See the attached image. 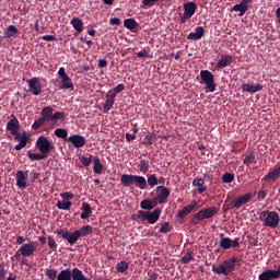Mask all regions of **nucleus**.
<instances>
[{
  "mask_svg": "<svg viewBox=\"0 0 280 280\" xmlns=\"http://www.w3.org/2000/svg\"><path fill=\"white\" fill-rule=\"evenodd\" d=\"M124 91V84L116 85L113 90H108L105 93V103L103 104V114L108 113L113 108V103H115L116 95Z\"/></svg>",
  "mask_w": 280,
  "mask_h": 280,
  "instance_id": "8",
  "label": "nucleus"
},
{
  "mask_svg": "<svg viewBox=\"0 0 280 280\" xmlns=\"http://www.w3.org/2000/svg\"><path fill=\"white\" fill-rule=\"evenodd\" d=\"M55 137H57V139H69L68 129H62V128L55 129Z\"/></svg>",
  "mask_w": 280,
  "mask_h": 280,
  "instance_id": "43",
  "label": "nucleus"
},
{
  "mask_svg": "<svg viewBox=\"0 0 280 280\" xmlns=\"http://www.w3.org/2000/svg\"><path fill=\"white\" fill-rule=\"evenodd\" d=\"M65 117H67L65 115V113L55 112V115L49 116L48 118L43 119V117H40V118L34 120L33 125H31V129L38 130V129H40V127H44V125H46V122H51V121H57V120L65 121Z\"/></svg>",
  "mask_w": 280,
  "mask_h": 280,
  "instance_id": "10",
  "label": "nucleus"
},
{
  "mask_svg": "<svg viewBox=\"0 0 280 280\" xmlns=\"http://www.w3.org/2000/svg\"><path fill=\"white\" fill-rule=\"evenodd\" d=\"M199 209V202L198 201H191V203H188V206L183 207L179 211H177V219H186L188 214H191L194 211Z\"/></svg>",
  "mask_w": 280,
  "mask_h": 280,
  "instance_id": "16",
  "label": "nucleus"
},
{
  "mask_svg": "<svg viewBox=\"0 0 280 280\" xmlns=\"http://www.w3.org/2000/svg\"><path fill=\"white\" fill-rule=\"evenodd\" d=\"M47 153H32L30 151H27V159L31 160V161H44L46 160Z\"/></svg>",
  "mask_w": 280,
  "mask_h": 280,
  "instance_id": "35",
  "label": "nucleus"
},
{
  "mask_svg": "<svg viewBox=\"0 0 280 280\" xmlns=\"http://www.w3.org/2000/svg\"><path fill=\"white\" fill-rule=\"evenodd\" d=\"M258 221H260L264 226L275 230L279 226V214L275 211L264 210L258 212Z\"/></svg>",
  "mask_w": 280,
  "mask_h": 280,
  "instance_id": "2",
  "label": "nucleus"
},
{
  "mask_svg": "<svg viewBox=\"0 0 280 280\" xmlns=\"http://www.w3.org/2000/svg\"><path fill=\"white\" fill-rule=\"evenodd\" d=\"M137 26H139V25L137 24L135 19H127V20H125V28L133 32L135 30H137Z\"/></svg>",
  "mask_w": 280,
  "mask_h": 280,
  "instance_id": "42",
  "label": "nucleus"
},
{
  "mask_svg": "<svg viewBox=\"0 0 280 280\" xmlns=\"http://www.w3.org/2000/svg\"><path fill=\"white\" fill-rule=\"evenodd\" d=\"M14 179L18 182V188H20V190H25L27 188V171H18V174L14 175Z\"/></svg>",
  "mask_w": 280,
  "mask_h": 280,
  "instance_id": "20",
  "label": "nucleus"
},
{
  "mask_svg": "<svg viewBox=\"0 0 280 280\" xmlns=\"http://www.w3.org/2000/svg\"><path fill=\"white\" fill-rule=\"evenodd\" d=\"M121 186H125V188H138L140 190H145L148 187V184L145 183V177L138 176V175H129L124 174L120 177Z\"/></svg>",
  "mask_w": 280,
  "mask_h": 280,
  "instance_id": "1",
  "label": "nucleus"
},
{
  "mask_svg": "<svg viewBox=\"0 0 280 280\" xmlns=\"http://www.w3.org/2000/svg\"><path fill=\"white\" fill-rule=\"evenodd\" d=\"M249 3H253V0H242L238 4L231 7V11L240 12L238 16L242 18L249 9Z\"/></svg>",
  "mask_w": 280,
  "mask_h": 280,
  "instance_id": "23",
  "label": "nucleus"
},
{
  "mask_svg": "<svg viewBox=\"0 0 280 280\" xmlns=\"http://www.w3.org/2000/svg\"><path fill=\"white\" fill-rule=\"evenodd\" d=\"M60 198L62 199V201L73 200V194L62 192L60 194Z\"/></svg>",
  "mask_w": 280,
  "mask_h": 280,
  "instance_id": "55",
  "label": "nucleus"
},
{
  "mask_svg": "<svg viewBox=\"0 0 280 280\" xmlns=\"http://www.w3.org/2000/svg\"><path fill=\"white\" fill-rule=\"evenodd\" d=\"M38 242L42 244H46L47 242H49V236H38Z\"/></svg>",
  "mask_w": 280,
  "mask_h": 280,
  "instance_id": "61",
  "label": "nucleus"
},
{
  "mask_svg": "<svg viewBox=\"0 0 280 280\" xmlns=\"http://www.w3.org/2000/svg\"><path fill=\"white\" fill-rule=\"evenodd\" d=\"M57 78L60 79V90L73 91V82H71L70 77L65 73V68L57 70Z\"/></svg>",
  "mask_w": 280,
  "mask_h": 280,
  "instance_id": "13",
  "label": "nucleus"
},
{
  "mask_svg": "<svg viewBox=\"0 0 280 280\" xmlns=\"http://www.w3.org/2000/svg\"><path fill=\"white\" fill-rule=\"evenodd\" d=\"M195 13H196L195 2L183 3V14H180V24H186V21L191 20Z\"/></svg>",
  "mask_w": 280,
  "mask_h": 280,
  "instance_id": "12",
  "label": "nucleus"
},
{
  "mask_svg": "<svg viewBox=\"0 0 280 280\" xmlns=\"http://www.w3.org/2000/svg\"><path fill=\"white\" fill-rule=\"evenodd\" d=\"M62 141L69 142L75 149H81L84 148V145H86V139L84 138V136L81 135L70 136L69 138L62 139Z\"/></svg>",
  "mask_w": 280,
  "mask_h": 280,
  "instance_id": "17",
  "label": "nucleus"
},
{
  "mask_svg": "<svg viewBox=\"0 0 280 280\" xmlns=\"http://www.w3.org/2000/svg\"><path fill=\"white\" fill-rule=\"evenodd\" d=\"M57 235H60L62 240L68 242L70 246H73L75 242H79L81 237H86L88 235H80V234H68V231L65 230H57Z\"/></svg>",
  "mask_w": 280,
  "mask_h": 280,
  "instance_id": "14",
  "label": "nucleus"
},
{
  "mask_svg": "<svg viewBox=\"0 0 280 280\" xmlns=\"http://www.w3.org/2000/svg\"><path fill=\"white\" fill-rule=\"evenodd\" d=\"M81 161V165H84V167H89V165L94 164V156L92 154H86V156L79 158Z\"/></svg>",
  "mask_w": 280,
  "mask_h": 280,
  "instance_id": "38",
  "label": "nucleus"
},
{
  "mask_svg": "<svg viewBox=\"0 0 280 280\" xmlns=\"http://www.w3.org/2000/svg\"><path fill=\"white\" fill-rule=\"evenodd\" d=\"M191 260H194V252H188L180 258V262H183V265L191 262Z\"/></svg>",
  "mask_w": 280,
  "mask_h": 280,
  "instance_id": "48",
  "label": "nucleus"
},
{
  "mask_svg": "<svg viewBox=\"0 0 280 280\" xmlns=\"http://www.w3.org/2000/svg\"><path fill=\"white\" fill-rule=\"evenodd\" d=\"M55 280H89V278L79 268H73L63 269L60 276L55 277Z\"/></svg>",
  "mask_w": 280,
  "mask_h": 280,
  "instance_id": "6",
  "label": "nucleus"
},
{
  "mask_svg": "<svg viewBox=\"0 0 280 280\" xmlns=\"http://www.w3.org/2000/svg\"><path fill=\"white\" fill-rule=\"evenodd\" d=\"M14 137L15 141H19L20 143H27V133L26 132H10Z\"/></svg>",
  "mask_w": 280,
  "mask_h": 280,
  "instance_id": "37",
  "label": "nucleus"
},
{
  "mask_svg": "<svg viewBox=\"0 0 280 280\" xmlns=\"http://www.w3.org/2000/svg\"><path fill=\"white\" fill-rule=\"evenodd\" d=\"M94 166L92 167V171L94 172V174H103V164L100 163V158L98 156H94Z\"/></svg>",
  "mask_w": 280,
  "mask_h": 280,
  "instance_id": "39",
  "label": "nucleus"
},
{
  "mask_svg": "<svg viewBox=\"0 0 280 280\" xmlns=\"http://www.w3.org/2000/svg\"><path fill=\"white\" fill-rule=\"evenodd\" d=\"M143 144H153V135L151 132H145V137L143 138Z\"/></svg>",
  "mask_w": 280,
  "mask_h": 280,
  "instance_id": "52",
  "label": "nucleus"
},
{
  "mask_svg": "<svg viewBox=\"0 0 280 280\" xmlns=\"http://www.w3.org/2000/svg\"><path fill=\"white\" fill-rule=\"evenodd\" d=\"M27 89L32 95L38 96L40 95V93H43V91H40V81L38 80V78L27 80Z\"/></svg>",
  "mask_w": 280,
  "mask_h": 280,
  "instance_id": "22",
  "label": "nucleus"
},
{
  "mask_svg": "<svg viewBox=\"0 0 280 280\" xmlns=\"http://www.w3.org/2000/svg\"><path fill=\"white\" fill-rule=\"evenodd\" d=\"M36 149H38V152L49 154V152L55 150V143H51V140L42 136L36 140Z\"/></svg>",
  "mask_w": 280,
  "mask_h": 280,
  "instance_id": "11",
  "label": "nucleus"
},
{
  "mask_svg": "<svg viewBox=\"0 0 280 280\" xmlns=\"http://www.w3.org/2000/svg\"><path fill=\"white\" fill-rule=\"evenodd\" d=\"M140 173H148V167H150V164H148V161L145 160H140V165H138Z\"/></svg>",
  "mask_w": 280,
  "mask_h": 280,
  "instance_id": "49",
  "label": "nucleus"
},
{
  "mask_svg": "<svg viewBox=\"0 0 280 280\" xmlns=\"http://www.w3.org/2000/svg\"><path fill=\"white\" fill-rule=\"evenodd\" d=\"M258 199H259V200L266 199V191H265V190L258 191Z\"/></svg>",
  "mask_w": 280,
  "mask_h": 280,
  "instance_id": "62",
  "label": "nucleus"
},
{
  "mask_svg": "<svg viewBox=\"0 0 280 280\" xmlns=\"http://www.w3.org/2000/svg\"><path fill=\"white\" fill-rule=\"evenodd\" d=\"M219 237H221L219 246H221L223 250L240 247V238L231 240L230 237H224L223 234L219 235Z\"/></svg>",
  "mask_w": 280,
  "mask_h": 280,
  "instance_id": "15",
  "label": "nucleus"
},
{
  "mask_svg": "<svg viewBox=\"0 0 280 280\" xmlns=\"http://www.w3.org/2000/svg\"><path fill=\"white\" fill-rule=\"evenodd\" d=\"M221 180L225 184H230L234 182V174L231 173H225L223 174Z\"/></svg>",
  "mask_w": 280,
  "mask_h": 280,
  "instance_id": "51",
  "label": "nucleus"
},
{
  "mask_svg": "<svg viewBox=\"0 0 280 280\" xmlns=\"http://www.w3.org/2000/svg\"><path fill=\"white\" fill-rule=\"evenodd\" d=\"M105 67H108V61L105 59H100L97 61V69H104Z\"/></svg>",
  "mask_w": 280,
  "mask_h": 280,
  "instance_id": "57",
  "label": "nucleus"
},
{
  "mask_svg": "<svg viewBox=\"0 0 280 280\" xmlns=\"http://www.w3.org/2000/svg\"><path fill=\"white\" fill-rule=\"evenodd\" d=\"M156 205H163V203H159V200L158 199H145L143 201H140V209H143V210H153V208H156Z\"/></svg>",
  "mask_w": 280,
  "mask_h": 280,
  "instance_id": "31",
  "label": "nucleus"
},
{
  "mask_svg": "<svg viewBox=\"0 0 280 280\" xmlns=\"http://www.w3.org/2000/svg\"><path fill=\"white\" fill-rule=\"evenodd\" d=\"M280 176V163H277L275 168H271L268 174L264 176V178H260V180L266 182V183H272L279 179Z\"/></svg>",
  "mask_w": 280,
  "mask_h": 280,
  "instance_id": "21",
  "label": "nucleus"
},
{
  "mask_svg": "<svg viewBox=\"0 0 280 280\" xmlns=\"http://www.w3.org/2000/svg\"><path fill=\"white\" fill-rule=\"evenodd\" d=\"M217 213H218V208L215 207L201 209L197 213H194V215L191 217L190 223L191 225L196 226L201 221L212 219V217H215Z\"/></svg>",
  "mask_w": 280,
  "mask_h": 280,
  "instance_id": "5",
  "label": "nucleus"
},
{
  "mask_svg": "<svg viewBox=\"0 0 280 280\" xmlns=\"http://www.w3.org/2000/svg\"><path fill=\"white\" fill-rule=\"evenodd\" d=\"M156 191L159 195L156 198H153V200H159V205L166 203V199L170 198V188H166L164 186L156 187Z\"/></svg>",
  "mask_w": 280,
  "mask_h": 280,
  "instance_id": "24",
  "label": "nucleus"
},
{
  "mask_svg": "<svg viewBox=\"0 0 280 280\" xmlns=\"http://www.w3.org/2000/svg\"><path fill=\"white\" fill-rule=\"evenodd\" d=\"M254 194L247 192L245 195L240 196L238 198H234L231 200L229 205L223 206V212H229V210H240L242 206L247 205L249 200H253Z\"/></svg>",
  "mask_w": 280,
  "mask_h": 280,
  "instance_id": "7",
  "label": "nucleus"
},
{
  "mask_svg": "<svg viewBox=\"0 0 280 280\" xmlns=\"http://www.w3.org/2000/svg\"><path fill=\"white\" fill-rule=\"evenodd\" d=\"M145 184L149 185V187L153 188L156 187L159 184L156 174L149 175V178H145Z\"/></svg>",
  "mask_w": 280,
  "mask_h": 280,
  "instance_id": "41",
  "label": "nucleus"
},
{
  "mask_svg": "<svg viewBox=\"0 0 280 280\" xmlns=\"http://www.w3.org/2000/svg\"><path fill=\"white\" fill-rule=\"evenodd\" d=\"M280 277V266L277 270L267 269L258 275V280H278Z\"/></svg>",
  "mask_w": 280,
  "mask_h": 280,
  "instance_id": "18",
  "label": "nucleus"
},
{
  "mask_svg": "<svg viewBox=\"0 0 280 280\" xmlns=\"http://www.w3.org/2000/svg\"><path fill=\"white\" fill-rule=\"evenodd\" d=\"M172 231V226L170 225L168 222L162 223V228H159V233L166 234Z\"/></svg>",
  "mask_w": 280,
  "mask_h": 280,
  "instance_id": "50",
  "label": "nucleus"
},
{
  "mask_svg": "<svg viewBox=\"0 0 280 280\" xmlns=\"http://www.w3.org/2000/svg\"><path fill=\"white\" fill-rule=\"evenodd\" d=\"M161 0H141V5L140 8H152L153 5H156Z\"/></svg>",
  "mask_w": 280,
  "mask_h": 280,
  "instance_id": "46",
  "label": "nucleus"
},
{
  "mask_svg": "<svg viewBox=\"0 0 280 280\" xmlns=\"http://www.w3.org/2000/svg\"><path fill=\"white\" fill-rule=\"evenodd\" d=\"M93 234L92 225H83L81 229L75 230L73 232H68V235H84L89 236Z\"/></svg>",
  "mask_w": 280,
  "mask_h": 280,
  "instance_id": "30",
  "label": "nucleus"
},
{
  "mask_svg": "<svg viewBox=\"0 0 280 280\" xmlns=\"http://www.w3.org/2000/svg\"><path fill=\"white\" fill-rule=\"evenodd\" d=\"M205 180H210V175L205 174V178L196 177L194 182H191V186L197 188V192L205 194L207 191V185H205Z\"/></svg>",
  "mask_w": 280,
  "mask_h": 280,
  "instance_id": "19",
  "label": "nucleus"
},
{
  "mask_svg": "<svg viewBox=\"0 0 280 280\" xmlns=\"http://www.w3.org/2000/svg\"><path fill=\"white\" fill-rule=\"evenodd\" d=\"M7 131L10 133H20V120L12 115V119L7 122Z\"/></svg>",
  "mask_w": 280,
  "mask_h": 280,
  "instance_id": "27",
  "label": "nucleus"
},
{
  "mask_svg": "<svg viewBox=\"0 0 280 280\" xmlns=\"http://www.w3.org/2000/svg\"><path fill=\"white\" fill-rule=\"evenodd\" d=\"M255 163V154H253V151L250 153L245 154V160L242 161V164H245V166H249L250 164Z\"/></svg>",
  "mask_w": 280,
  "mask_h": 280,
  "instance_id": "44",
  "label": "nucleus"
},
{
  "mask_svg": "<svg viewBox=\"0 0 280 280\" xmlns=\"http://www.w3.org/2000/svg\"><path fill=\"white\" fill-rule=\"evenodd\" d=\"M149 52H150V49H148V48L140 50V52H138V58H140V59L150 58L151 56L148 55Z\"/></svg>",
  "mask_w": 280,
  "mask_h": 280,
  "instance_id": "56",
  "label": "nucleus"
},
{
  "mask_svg": "<svg viewBox=\"0 0 280 280\" xmlns=\"http://www.w3.org/2000/svg\"><path fill=\"white\" fill-rule=\"evenodd\" d=\"M42 40H44V42H55V40H57V38L52 35H44L42 37Z\"/></svg>",
  "mask_w": 280,
  "mask_h": 280,
  "instance_id": "59",
  "label": "nucleus"
},
{
  "mask_svg": "<svg viewBox=\"0 0 280 280\" xmlns=\"http://www.w3.org/2000/svg\"><path fill=\"white\" fill-rule=\"evenodd\" d=\"M92 215V207L89 203H81V220H86Z\"/></svg>",
  "mask_w": 280,
  "mask_h": 280,
  "instance_id": "34",
  "label": "nucleus"
},
{
  "mask_svg": "<svg viewBox=\"0 0 280 280\" xmlns=\"http://www.w3.org/2000/svg\"><path fill=\"white\" fill-rule=\"evenodd\" d=\"M109 24L113 26H119V25H121V20L118 18H112L109 21Z\"/></svg>",
  "mask_w": 280,
  "mask_h": 280,
  "instance_id": "58",
  "label": "nucleus"
},
{
  "mask_svg": "<svg viewBox=\"0 0 280 280\" xmlns=\"http://www.w3.org/2000/svg\"><path fill=\"white\" fill-rule=\"evenodd\" d=\"M201 37H205V27L197 26V28H194V33H188L186 39L196 42L200 40Z\"/></svg>",
  "mask_w": 280,
  "mask_h": 280,
  "instance_id": "28",
  "label": "nucleus"
},
{
  "mask_svg": "<svg viewBox=\"0 0 280 280\" xmlns=\"http://www.w3.org/2000/svg\"><path fill=\"white\" fill-rule=\"evenodd\" d=\"M241 89H242V93L255 94L264 90V85L242 83Z\"/></svg>",
  "mask_w": 280,
  "mask_h": 280,
  "instance_id": "25",
  "label": "nucleus"
},
{
  "mask_svg": "<svg viewBox=\"0 0 280 280\" xmlns=\"http://www.w3.org/2000/svg\"><path fill=\"white\" fill-rule=\"evenodd\" d=\"M70 26H73L75 33L84 32V22H82L79 18H73L70 20Z\"/></svg>",
  "mask_w": 280,
  "mask_h": 280,
  "instance_id": "33",
  "label": "nucleus"
},
{
  "mask_svg": "<svg viewBox=\"0 0 280 280\" xmlns=\"http://www.w3.org/2000/svg\"><path fill=\"white\" fill-rule=\"evenodd\" d=\"M55 109L51 108V106H46L44 108H42V117H43V120L51 117V116H55Z\"/></svg>",
  "mask_w": 280,
  "mask_h": 280,
  "instance_id": "40",
  "label": "nucleus"
},
{
  "mask_svg": "<svg viewBox=\"0 0 280 280\" xmlns=\"http://www.w3.org/2000/svg\"><path fill=\"white\" fill-rule=\"evenodd\" d=\"M234 61V58H232L229 55H221V60H218V63H215V69L221 70L225 67L231 66V62Z\"/></svg>",
  "mask_w": 280,
  "mask_h": 280,
  "instance_id": "29",
  "label": "nucleus"
},
{
  "mask_svg": "<svg viewBox=\"0 0 280 280\" xmlns=\"http://www.w3.org/2000/svg\"><path fill=\"white\" fill-rule=\"evenodd\" d=\"M44 244H48L49 249H51V250L57 249V243L55 242V237L49 236V241Z\"/></svg>",
  "mask_w": 280,
  "mask_h": 280,
  "instance_id": "54",
  "label": "nucleus"
},
{
  "mask_svg": "<svg viewBox=\"0 0 280 280\" xmlns=\"http://www.w3.org/2000/svg\"><path fill=\"white\" fill-rule=\"evenodd\" d=\"M26 145H27V142H20L18 143V145H14V151H21Z\"/></svg>",
  "mask_w": 280,
  "mask_h": 280,
  "instance_id": "60",
  "label": "nucleus"
},
{
  "mask_svg": "<svg viewBox=\"0 0 280 280\" xmlns=\"http://www.w3.org/2000/svg\"><path fill=\"white\" fill-rule=\"evenodd\" d=\"M34 253L35 245H33V243H27L25 245H22L15 254H22V257H32Z\"/></svg>",
  "mask_w": 280,
  "mask_h": 280,
  "instance_id": "26",
  "label": "nucleus"
},
{
  "mask_svg": "<svg viewBox=\"0 0 280 280\" xmlns=\"http://www.w3.org/2000/svg\"><path fill=\"white\" fill-rule=\"evenodd\" d=\"M36 179H38V173H31V183H34Z\"/></svg>",
  "mask_w": 280,
  "mask_h": 280,
  "instance_id": "64",
  "label": "nucleus"
},
{
  "mask_svg": "<svg viewBox=\"0 0 280 280\" xmlns=\"http://www.w3.org/2000/svg\"><path fill=\"white\" fill-rule=\"evenodd\" d=\"M45 276L49 280H55L56 277H60V273H57V270L55 269H46Z\"/></svg>",
  "mask_w": 280,
  "mask_h": 280,
  "instance_id": "47",
  "label": "nucleus"
},
{
  "mask_svg": "<svg viewBox=\"0 0 280 280\" xmlns=\"http://www.w3.org/2000/svg\"><path fill=\"white\" fill-rule=\"evenodd\" d=\"M19 34H20V31L16 30V26H14V25H9L7 27V31H3V37L7 39L15 38L16 35H19Z\"/></svg>",
  "mask_w": 280,
  "mask_h": 280,
  "instance_id": "32",
  "label": "nucleus"
},
{
  "mask_svg": "<svg viewBox=\"0 0 280 280\" xmlns=\"http://www.w3.org/2000/svg\"><path fill=\"white\" fill-rule=\"evenodd\" d=\"M135 135H137V126H135V127L132 128V133H127V135H126L127 142H132V141H135V139H136V136H135Z\"/></svg>",
  "mask_w": 280,
  "mask_h": 280,
  "instance_id": "53",
  "label": "nucleus"
},
{
  "mask_svg": "<svg viewBox=\"0 0 280 280\" xmlns=\"http://www.w3.org/2000/svg\"><path fill=\"white\" fill-rule=\"evenodd\" d=\"M73 206V202L70 201H57V209L68 211L70 207Z\"/></svg>",
  "mask_w": 280,
  "mask_h": 280,
  "instance_id": "45",
  "label": "nucleus"
},
{
  "mask_svg": "<svg viewBox=\"0 0 280 280\" xmlns=\"http://www.w3.org/2000/svg\"><path fill=\"white\" fill-rule=\"evenodd\" d=\"M161 215V209L156 208L153 211L138 210V220L140 222H149V224H156Z\"/></svg>",
  "mask_w": 280,
  "mask_h": 280,
  "instance_id": "9",
  "label": "nucleus"
},
{
  "mask_svg": "<svg viewBox=\"0 0 280 280\" xmlns=\"http://www.w3.org/2000/svg\"><path fill=\"white\" fill-rule=\"evenodd\" d=\"M199 79L201 80L199 81V84H205V90H207V92H215L218 84L215 83V75L212 74V72L208 70H201L199 71Z\"/></svg>",
  "mask_w": 280,
  "mask_h": 280,
  "instance_id": "4",
  "label": "nucleus"
},
{
  "mask_svg": "<svg viewBox=\"0 0 280 280\" xmlns=\"http://www.w3.org/2000/svg\"><path fill=\"white\" fill-rule=\"evenodd\" d=\"M236 262H240V258L231 257L229 260L223 261V264L218 266H212V272L217 275H223V277H229L236 268Z\"/></svg>",
  "mask_w": 280,
  "mask_h": 280,
  "instance_id": "3",
  "label": "nucleus"
},
{
  "mask_svg": "<svg viewBox=\"0 0 280 280\" xmlns=\"http://www.w3.org/2000/svg\"><path fill=\"white\" fill-rule=\"evenodd\" d=\"M129 269V262L121 260L119 262H116V272L117 273H127V270Z\"/></svg>",
  "mask_w": 280,
  "mask_h": 280,
  "instance_id": "36",
  "label": "nucleus"
},
{
  "mask_svg": "<svg viewBox=\"0 0 280 280\" xmlns=\"http://www.w3.org/2000/svg\"><path fill=\"white\" fill-rule=\"evenodd\" d=\"M156 279H159L158 273L149 272V280H156Z\"/></svg>",
  "mask_w": 280,
  "mask_h": 280,
  "instance_id": "63",
  "label": "nucleus"
}]
</instances>
